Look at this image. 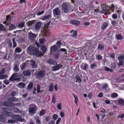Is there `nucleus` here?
Segmentation results:
<instances>
[{
    "label": "nucleus",
    "mask_w": 124,
    "mask_h": 124,
    "mask_svg": "<svg viewBox=\"0 0 124 124\" xmlns=\"http://www.w3.org/2000/svg\"><path fill=\"white\" fill-rule=\"evenodd\" d=\"M69 6L67 3H63L62 5V12L67 13L70 11Z\"/></svg>",
    "instance_id": "f257e3e1"
},
{
    "label": "nucleus",
    "mask_w": 124,
    "mask_h": 124,
    "mask_svg": "<svg viewBox=\"0 0 124 124\" xmlns=\"http://www.w3.org/2000/svg\"><path fill=\"white\" fill-rule=\"evenodd\" d=\"M39 49L38 48L32 46H30L28 48L29 52L32 53L34 55H35L37 51H38Z\"/></svg>",
    "instance_id": "f03ea898"
},
{
    "label": "nucleus",
    "mask_w": 124,
    "mask_h": 124,
    "mask_svg": "<svg viewBox=\"0 0 124 124\" xmlns=\"http://www.w3.org/2000/svg\"><path fill=\"white\" fill-rule=\"evenodd\" d=\"M117 59L119 61L118 65L119 67L122 65L124 64V55L121 54H120L117 57Z\"/></svg>",
    "instance_id": "7ed1b4c3"
},
{
    "label": "nucleus",
    "mask_w": 124,
    "mask_h": 124,
    "mask_svg": "<svg viewBox=\"0 0 124 124\" xmlns=\"http://www.w3.org/2000/svg\"><path fill=\"white\" fill-rule=\"evenodd\" d=\"M12 118L16 121H19L21 122H24V118H23L21 116L19 115H14L12 116Z\"/></svg>",
    "instance_id": "20e7f679"
},
{
    "label": "nucleus",
    "mask_w": 124,
    "mask_h": 124,
    "mask_svg": "<svg viewBox=\"0 0 124 124\" xmlns=\"http://www.w3.org/2000/svg\"><path fill=\"white\" fill-rule=\"evenodd\" d=\"M46 73L44 70H40L36 75L37 78L40 79L43 78L45 76Z\"/></svg>",
    "instance_id": "39448f33"
},
{
    "label": "nucleus",
    "mask_w": 124,
    "mask_h": 124,
    "mask_svg": "<svg viewBox=\"0 0 124 124\" xmlns=\"http://www.w3.org/2000/svg\"><path fill=\"white\" fill-rule=\"evenodd\" d=\"M9 109L8 107H4L2 109L3 114L6 116H10L11 113L8 112Z\"/></svg>",
    "instance_id": "423d86ee"
},
{
    "label": "nucleus",
    "mask_w": 124,
    "mask_h": 124,
    "mask_svg": "<svg viewBox=\"0 0 124 124\" xmlns=\"http://www.w3.org/2000/svg\"><path fill=\"white\" fill-rule=\"evenodd\" d=\"M32 107H30L29 108V112L31 114H34L36 112V107L35 105L33 104L31 105Z\"/></svg>",
    "instance_id": "0eeeda50"
},
{
    "label": "nucleus",
    "mask_w": 124,
    "mask_h": 124,
    "mask_svg": "<svg viewBox=\"0 0 124 124\" xmlns=\"http://www.w3.org/2000/svg\"><path fill=\"white\" fill-rule=\"evenodd\" d=\"M61 10L58 8H56L54 9L53 11V14L54 16H60L61 15Z\"/></svg>",
    "instance_id": "6e6552de"
},
{
    "label": "nucleus",
    "mask_w": 124,
    "mask_h": 124,
    "mask_svg": "<svg viewBox=\"0 0 124 124\" xmlns=\"http://www.w3.org/2000/svg\"><path fill=\"white\" fill-rule=\"evenodd\" d=\"M28 34L29 38L30 40L33 41L35 40V39L37 37L36 34L32 33L31 31Z\"/></svg>",
    "instance_id": "1a4fd4ad"
},
{
    "label": "nucleus",
    "mask_w": 124,
    "mask_h": 124,
    "mask_svg": "<svg viewBox=\"0 0 124 124\" xmlns=\"http://www.w3.org/2000/svg\"><path fill=\"white\" fill-rule=\"evenodd\" d=\"M12 17L10 15H7L6 17V21L3 22V24H5V25H6L7 24L10 23Z\"/></svg>",
    "instance_id": "9d476101"
},
{
    "label": "nucleus",
    "mask_w": 124,
    "mask_h": 124,
    "mask_svg": "<svg viewBox=\"0 0 124 124\" xmlns=\"http://www.w3.org/2000/svg\"><path fill=\"white\" fill-rule=\"evenodd\" d=\"M42 34L43 35H46L49 34V30L47 27H45L44 29L41 31Z\"/></svg>",
    "instance_id": "9b49d317"
},
{
    "label": "nucleus",
    "mask_w": 124,
    "mask_h": 124,
    "mask_svg": "<svg viewBox=\"0 0 124 124\" xmlns=\"http://www.w3.org/2000/svg\"><path fill=\"white\" fill-rule=\"evenodd\" d=\"M62 67V65L59 64L56 66L52 67V69L53 71H55L60 69L61 67Z\"/></svg>",
    "instance_id": "f8f14e48"
},
{
    "label": "nucleus",
    "mask_w": 124,
    "mask_h": 124,
    "mask_svg": "<svg viewBox=\"0 0 124 124\" xmlns=\"http://www.w3.org/2000/svg\"><path fill=\"white\" fill-rule=\"evenodd\" d=\"M47 62L50 65H54L57 64L56 61L52 59H50L48 60Z\"/></svg>",
    "instance_id": "ddd939ff"
},
{
    "label": "nucleus",
    "mask_w": 124,
    "mask_h": 124,
    "mask_svg": "<svg viewBox=\"0 0 124 124\" xmlns=\"http://www.w3.org/2000/svg\"><path fill=\"white\" fill-rule=\"evenodd\" d=\"M30 65L32 67V68H37V65L36 64V62L33 60L30 61Z\"/></svg>",
    "instance_id": "4468645a"
},
{
    "label": "nucleus",
    "mask_w": 124,
    "mask_h": 124,
    "mask_svg": "<svg viewBox=\"0 0 124 124\" xmlns=\"http://www.w3.org/2000/svg\"><path fill=\"white\" fill-rule=\"evenodd\" d=\"M7 27H9V29L10 30H13L16 28V26L10 23L9 24H7L5 25Z\"/></svg>",
    "instance_id": "2eb2a0df"
},
{
    "label": "nucleus",
    "mask_w": 124,
    "mask_h": 124,
    "mask_svg": "<svg viewBox=\"0 0 124 124\" xmlns=\"http://www.w3.org/2000/svg\"><path fill=\"white\" fill-rule=\"evenodd\" d=\"M58 48L56 47L55 45H54L50 47V51L51 53L56 52Z\"/></svg>",
    "instance_id": "dca6fc26"
},
{
    "label": "nucleus",
    "mask_w": 124,
    "mask_h": 124,
    "mask_svg": "<svg viewBox=\"0 0 124 124\" xmlns=\"http://www.w3.org/2000/svg\"><path fill=\"white\" fill-rule=\"evenodd\" d=\"M101 8L102 9V11L104 13H107L108 10V6L106 7V4H103L101 5Z\"/></svg>",
    "instance_id": "f3484780"
},
{
    "label": "nucleus",
    "mask_w": 124,
    "mask_h": 124,
    "mask_svg": "<svg viewBox=\"0 0 124 124\" xmlns=\"http://www.w3.org/2000/svg\"><path fill=\"white\" fill-rule=\"evenodd\" d=\"M31 70H24L23 72V75L24 76H29L31 75Z\"/></svg>",
    "instance_id": "a211bd4d"
},
{
    "label": "nucleus",
    "mask_w": 124,
    "mask_h": 124,
    "mask_svg": "<svg viewBox=\"0 0 124 124\" xmlns=\"http://www.w3.org/2000/svg\"><path fill=\"white\" fill-rule=\"evenodd\" d=\"M71 24L75 25H79L80 23V22L79 21L77 20H72L70 21Z\"/></svg>",
    "instance_id": "6ab92c4d"
},
{
    "label": "nucleus",
    "mask_w": 124,
    "mask_h": 124,
    "mask_svg": "<svg viewBox=\"0 0 124 124\" xmlns=\"http://www.w3.org/2000/svg\"><path fill=\"white\" fill-rule=\"evenodd\" d=\"M51 16L52 14L51 13H50L48 15L42 16V19L43 20H45L49 19V18H51Z\"/></svg>",
    "instance_id": "aec40b11"
},
{
    "label": "nucleus",
    "mask_w": 124,
    "mask_h": 124,
    "mask_svg": "<svg viewBox=\"0 0 124 124\" xmlns=\"http://www.w3.org/2000/svg\"><path fill=\"white\" fill-rule=\"evenodd\" d=\"M18 98H16L14 97L9 98L8 99V100L11 102H17L18 100Z\"/></svg>",
    "instance_id": "412c9836"
},
{
    "label": "nucleus",
    "mask_w": 124,
    "mask_h": 124,
    "mask_svg": "<svg viewBox=\"0 0 124 124\" xmlns=\"http://www.w3.org/2000/svg\"><path fill=\"white\" fill-rule=\"evenodd\" d=\"M33 86V83L32 82H30L29 84L27 89L28 91L31 90Z\"/></svg>",
    "instance_id": "4be33fe9"
},
{
    "label": "nucleus",
    "mask_w": 124,
    "mask_h": 124,
    "mask_svg": "<svg viewBox=\"0 0 124 124\" xmlns=\"http://www.w3.org/2000/svg\"><path fill=\"white\" fill-rule=\"evenodd\" d=\"M108 22H104L102 25L101 27V28L102 30H104L105 29H106L107 27L108 26Z\"/></svg>",
    "instance_id": "5701e85b"
},
{
    "label": "nucleus",
    "mask_w": 124,
    "mask_h": 124,
    "mask_svg": "<svg viewBox=\"0 0 124 124\" xmlns=\"http://www.w3.org/2000/svg\"><path fill=\"white\" fill-rule=\"evenodd\" d=\"M41 25V24L40 22H37L35 25V29L36 30H38L40 28Z\"/></svg>",
    "instance_id": "b1692460"
},
{
    "label": "nucleus",
    "mask_w": 124,
    "mask_h": 124,
    "mask_svg": "<svg viewBox=\"0 0 124 124\" xmlns=\"http://www.w3.org/2000/svg\"><path fill=\"white\" fill-rule=\"evenodd\" d=\"M104 47L102 44H100L98 45L97 48L98 49L102 51L104 49Z\"/></svg>",
    "instance_id": "393cba45"
},
{
    "label": "nucleus",
    "mask_w": 124,
    "mask_h": 124,
    "mask_svg": "<svg viewBox=\"0 0 124 124\" xmlns=\"http://www.w3.org/2000/svg\"><path fill=\"white\" fill-rule=\"evenodd\" d=\"M25 86V83L23 82H20L17 85V86L21 88H24Z\"/></svg>",
    "instance_id": "a878e982"
},
{
    "label": "nucleus",
    "mask_w": 124,
    "mask_h": 124,
    "mask_svg": "<svg viewBox=\"0 0 124 124\" xmlns=\"http://www.w3.org/2000/svg\"><path fill=\"white\" fill-rule=\"evenodd\" d=\"M55 45L56 46V47L58 49L60 48L62 45V43L61 41H58Z\"/></svg>",
    "instance_id": "bb28decb"
},
{
    "label": "nucleus",
    "mask_w": 124,
    "mask_h": 124,
    "mask_svg": "<svg viewBox=\"0 0 124 124\" xmlns=\"http://www.w3.org/2000/svg\"><path fill=\"white\" fill-rule=\"evenodd\" d=\"M107 54L109 57L115 59V54L114 53H110L109 52Z\"/></svg>",
    "instance_id": "cd10ccee"
},
{
    "label": "nucleus",
    "mask_w": 124,
    "mask_h": 124,
    "mask_svg": "<svg viewBox=\"0 0 124 124\" xmlns=\"http://www.w3.org/2000/svg\"><path fill=\"white\" fill-rule=\"evenodd\" d=\"M88 64L85 63L84 66L82 65L80 66V68L81 69H83V70L86 71V69L88 68Z\"/></svg>",
    "instance_id": "c85d7f7f"
},
{
    "label": "nucleus",
    "mask_w": 124,
    "mask_h": 124,
    "mask_svg": "<svg viewBox=\"0 0 124 124\" xmlns=\"http://www.w3.org/2000/svg\"><path fill=\"white\" fill-rule=\"evenodd\" d=\"M34 56H36L37 57H39L40 56H43V54L41 51H40L38 50L37 52V53L35 54Z\"/></svg>",
    "instance_id": "c756f323"
},
{
    "label": "nucleus",
    "mask_w": 124,
    "mask_h": 124,
    "mask_svg": "<svg viewBox=\"0 0 124 124\" xmlns=\"http://www.w3.org/2000/svg\"><path fill=\"white\" fill-rule=\"evenodd\" d=\"M6 120V117H4L2 115H0V121L2 122H5Z\"/></svg>",
    "instance_id": "7c9ffc66"
},
{
    "label": "nucleus",
    "mask_w": 124,
    "mask_h": 124,
    "mask_svg": "<svg viewBox=\"0 0 124 124\" xmlns=\"http://www.w3.org/2000/svg\"><path fill=\"white\" fill-rule=\"evenodd\" d=\"M116 39L121 40L123 39L122 36L120 34H118L116 35Z\"/></svg>",
    "instance_id": "2f4dec72"
},
{
    "label": "nucleus",
    "mask_w": 124,
    "mask_h": 124,
    "mask_svg": "<svg viewBox=\"0 0 124 124\" xmlns=\"http://www.w3.org/2000/svg\"><path fill=\"white\" fill-rule=\"evenodd\" d=\"M111 69L114 70L116 68V64L115 62H112L111 63V66L110 67Z\"/></svg>",
    "instance_id": "473e14b6"
},
{
    "label": "nucleus",
    "mask_w": 124,
    "mask_h": 124,
    "mask_svg": "<svg viewBox=\"0 0 124 124\" xmlns=\"http://www.w3.org/2000/svg\"><path fill=\"white\" fill-rule=\"evenodd\" d=\"M75 79H77V80L76 81V82H77V81H78L80 83L82 81V80L80 78V77L78 75H76L75 76Z\"/></svg>",
    "instance_id": "72a5a7b5"
},
{
    "label": "nucleus",
    "mask_w": 124,
    "mask_h": 124,
    "mask_svg": "<svg viewBox=\"0 0 124 124\" xmlns=\"http://www.w3.org/2000/svg\"><path fill=\"white\" fill-rule=\"evenodd\" d=\"M24 24L25 23L24 22H20L19 23L18 26L19 28H22L24 26Z\"/></svg>",
    "instance_id": "f704fd0d"
},
{
    "label": "nucleus",
    "mask_w": 124,
    "mask_h": 124,
    "mask_svg": "<svg viewBox=\"0 0 124 124\" xmlns=\"http://www.w3.org/2000/svg\"><path fill=\"white\" fill-rule=\"evenodd\" d=\"M41 49L44 53H46L47 50L46 46L44 45L42 46L41 47Z\"/></svg>",
    "instance_id": "c9c22d12"
},
{
    "label": "nucleus",
    "mask_w": 124,
    "mask_h": 124,
    "mask_svg": "<svg viewBox=\"0 0 124 124\" xmlns=\"http://www.w3.org/2000/svg\"><path fill=\"white\" fill-rule=\"evenodd\" d=\"M60 53L59 52H58V50L56 53L55 54H53V55L55 59H58L59 56V54Z\"/></svg>",
    "instance_id": "e433bc0d"
},
{
    "label": "nucleus",
    "mask_w": 124,
    "mask_h": 124,
    "mask_svg": "<svg viewBox=\"0 0 124 124\" xmlns=\"http://www.w3.org/2000/svg\"><path fill=\"white\" fill-rule=\"evenodd\" d=\"M54 85L53 83H51L49 87V90L51 92H52L54 89Z\"/></svg>",
    "instance_id": "4c0bfd02"
},
{
    "label": "nucleus",
    "mask_w": 124,
    "mask_h": 124,
    "mask_svg": "<svg viewBox=\"0 0 124 124\" xmlns=\"http://www.w3.org/2000/svg\"><path fill=\"white\" fill-rule=\"evenodd\" d=\"M40 87L39 84H38L37 86V93H39L42 92V91L40 90Z\"/></svg>",
    "instance_id": "58836bf2"
},
{
    "label": "nucleus",
    "mask_w": 124,
    "mask_h": 124,
    "mask_svg": "<svg viewBox=\"0 0 124 124\" xmlns=\"http://www.w3.org/2000/svg\"><path fill=\"white\" fill-rule=\"evenodd\" d=\"M96 58L97 60H101L102 59V57L100 54H97L96 55Z\"/></svg>",
    "instance_id": "ea45409f"
},
{
    "label": "nucleus",
    "mask_w": 124,
    "mask_h": 124,
    "mask_svg": "<svg viewBox=\"0 0 124 124\" xmlns=\"http://www.w3.org/2000/svg\"><path fill=\"white\" fill-rule=\"evenodd\" d=\"M118 103L121 105H124V100L122 99H120L118 101Z\"/></svg>",
    "instance_id": "a19ab883"
},
{
    "label": "nucleus",
    "mask_w": 124,
    "mask_h": 124,
    "mask_svg": "<svg viewBox=\"0 0 124 124\" xmlns=\"http://www.w3.org/2000/svg\"><path fill=\"white\" fill-rule=\"evenodd\" d=\"M46 111L45 109H42L39 113V115L40 116H43L46 113Z\"/></svg>",
    "instance_id": "79ce46f5"
},
{
    "label": "nucleus",
    "mask_w": 124,
    "mask_h": 124,
    "mask_svg": "<svg viewBox=\"0 0 124 124\" xmlns=\"http://www.w3.org/2000/svg\"><path fill=\"white\" fill-rule=\"evenodd\" d=\"M13 69L16 72H17L19 71V69L17 65L16 64H15Z\"/></svg>",
    "instance_id": "37998d69"
},
{
    "label": "nucleus",
    "mask_w": 124,
    "mask_h": 124,
    "mask_svg": "<svg viewBox=\"0 0 124 124\" xmlns=\"http://www.w3.org/2000/svg\"><path fill=\"white\" fill-rule=\"evenodd\" d=\"M73 95L75 99V102L77 105L78 104V99L77 96L75 94L73 93Z\"/></svg>",
    "instance_id": "c03bdc74"
},
{
    "label": "nucleus",
    "mask_w": 124,
    "mask_h": 124,
    "mask_svg": "<svg viewBox=\"0 0 124 124\" xmlns=\"http://www.w3.org/2000/svg\"><path fill=\"white\" fill-rule=\"evenodd\" d=\"M104 68L105 70L107 71H110V72H112L113 71L112 70L110 69L106 66H105Z\"/></svg>",
    "instance_id": "a18cd8bd"
},
{
    "label": "nucleus",
    "mask_w": 124,
    "mask_h": 124,
    "mask_svg": "<svg viewBox=\"0 0 124 124\" xmlns=\"http://www.w3.org/2000/svg\"><path fill=\"white\" fill-rule=\"evenodd\" d=\"M26 63L24 62L22 64L20 65V67L21 70H24L26 66Z\"/></svg>",
    "instance_id": "49530a36"
},
{
    "label": "nucleus",
    "mask_w": 124,
    "mask_h": 124,
    "mask_svg": "<svg viewBox=\"0 0 124 124\" xmlns=\"http://www.w3.org/2000/svg\"><path fill=\"white\" fill-rule=\"evenodd\" d=\"M22 51V50L20 48L17 47L15 49V52L17 53H20Z\"/></svg>",
    "instance_id": "de8ad7c7"
},
{
    "label": "nucleus",
    "mask_w": 124,
    "mask_h": 124,
    "mask_svg": "<svg viewBox=\"0 0 124 124\" xmlns=\"http://www.w3.org/2000/svg\"><path fill=\"white\" fill-rule=\"evenodd\" d=\"M9 102L7 101H5L3 102V105L7 107H9Z\"/></svg>",
    "instance_id": "09e8293b"
},
{
    "label": "nucleus",
    "mask_w": 124,
    "mask_h": 124,
    "mask_svg": "<svg viewBox=\"0 0 124 124\" xmlns=\"http://www.w3.org/2000/svg\"><path fill=\"white\" fill-rule=\"evenodd\" d=\"M66 50L65 48H61L60 49L58 50V52H59L60 53H61L62 52H66Z\"/></svg>",
    "instance_id": "8fccbe9b"
},
{
    "label": "nucleus",
    "mask_w": 124,
    "mask_h": 124,
    "mask_svg": "<svg viewBox=\"0 0 124 124\" xmlns=\"http://www.w3.org/2000/svg\"><path fill=\"white\" fill-rule=\"evenodd\" d=\"M5 29L4 25L1 24H0V31H3Z\"/></svg>",
    "instance_id": "3c124183"
},
{
    "label": "nucleus",
    "mask_w": 124,
    "mask_h": 124,
    "mask_svg": "<svg viewBox=\"0 0 124 124\" xmlns=\"http://www.w3.org/2000/svg\"><path fill=\"white\" fill-rule=\"evenodd\" d=\"M97 67V66L96 65L95 63H93L90 66V68L93 70L94 69Z\"/></svg>",
    "instance_id": "603ef678"
},
{
    "label": "nucleus",
    "mask_w": 124,
    "mask_h": 124,
    "mask_svg": "<svg viewBox=\"0 0 124 124\" xmlns=\"http://www.w3.org/2000/svg\"><path fill=\"white\" fill-rule=\"evenodd\" d=\"M118 96V94L116 93H114L111 95V97L113 98H115L117 97Z\"/></svg>",
    "instance_id": "864d4df0"
},
{
    "label": "nucleus",
    "mask_w": 124,
    "mask_h": 124,
    "mask_svg": "<svg viewBox=\"0 0 124 124\" xmlns=\"http://www.w3.org/2000/svg\"><path fill=\"white\" fill-rule=\"evenodd\" d=\"M45 39L44 38L39 39V41L41 44H43L45 41Z\"/></svg>",
    "instance_id": "5fc2aeb1"
},
{
    "label": "nucleus",
    "mask_w": 124,
    "mask_h": 124,
    "mask_svg": "<svg viewBox=\"0 0 124 124\" xmlns=\"http://www.w3.org/2000/svg\"><path fill=\"white\" fill-rule=\"evenodd\" d=\"M12 40L13 42V47L15 48L17 46L16 43L15 41V39L14 38H13L12 39Z\"/></svg>",
    "instance_id": "6e6d98bb"
},
{
    "label": "nucleus",
    "mask_w": 124,
    "mask_h": 124,
    "mask_svg": "<svg viewBox=\"0 0 124 124\" xmlns=\"http://www.w3.org/2000/svg\"><path fill=\"white\" fill-rule=\"evenodd\" d=\"M7 76V75H3V74L0 73V78L3 79H4Z\"/></svg>",
    "instance_id": "4d7b16f0"
},
{
    "label": "nucleus",
    "mask_w": 124,
    "mask_h": 124,
    "mask_svg": "<svg viewBox=\"0 0 124 124\" xmlns=\"http://www.w3.org/2000/svg\"><path fill=\"white\" fill-rule=\"evenodd\" d=\"M36 123L39 124H40L41 123L40 120L39 119V117L38 116H37V117L36 118Z\"/></svg>",
    "instance_id": "13d9d810"
},
{
    "label": "nucleus",
    "mask_w": 124,
    "mask_h": 124,
    "mask_svg": "<svg viewBox=\"0 0 124 124\" xmlns=\"http://www.w3.org/2000/svg\"><path fill=\"white\" fill-rule=\"evenodd\" d=\"M77 31H75L73 32V34L71 36L72 37H76L77 35Z\"/></svg>",
    "instance_id": "bf43d9fd"
},
{
    "label": "nucleus",
    "mask_w": 124,
    "mask_h": 124,
    "mask_svg": "<svg viewBox=\"0 0 124 124\" xmlns=\"http://www.w3.org/2000/svg\"><path fill=\"white\" fill-rule=\"evenodd\" d=\"M9 107L11 108H12L14 107L15 106V104L12 102H9Z\"/></svg>",
    "instance_id": "052dcab7"
},
{
    "label": "nucleus",
    "mask_w": 124,
    "mask_h": 124,
    "mask_svg": "<svg viewBox=\"0 0 124 124\" xmlns=\"http://www.w3.org/2000/svg\"><path fill=\"white\" fill-rule=\"evenodd\" d=\"M57 108L58 109H61L62 108V106L61 103H59L58 104L57 106Z\"/></svg>",
    "instance_id": "680f3d73"
},
{
    "label": "nucleus",
    "mask_w": 124,
    "mask_h": 124,
    "mask_svg": "<svg viewBox=\"0 0 124 124\" xmlns=\"http://www.w3.org/2000/svg\"><path fill=\"white\" fill-rule=\"evenodd\" d=\"M35 22V20H33L29 21L28 23L29 25H31L32 24L34 23Z\"/></svg>",
    "instance_id": "e2e57ef3"
},
{
    "label": "nucleus",
    "mask_w": 124,
    "mask_h": 124,
    "mask_svg": "<svg viewBox=\"0 0 124 124\" xmlns=\"http://www.w3.org/2000/svg\"><path fill=\"white\" fill-rule=\"evenodd\" d=\"M15 121H16L14 119L13 120H8V123H11L12 124L14 123Z\"/></svg>",
    "instance_id": "0e129e2a"
},
{
    "label": "nucleus",
    "mask_w": 124,
    "mask_h": 124,
    "mask_svg": "<svg viewBox=\"0 0 124 124\" xmlns=\"http://www.w3.org/2000/svg\"><path fill=\"white\" fill-rule=\"evenodd\" d=\"M108 87V85L107 84H105L103 85L102 87L103 89H106Z\"/></svg>",
    "instance_id": "69168bd1"
},
{
    "label": "nucleus",
    "mask_w": 124,
    "mask_h": 124,
    "mask_svg": "<svg viewBox=\"0 0 124 124\" xmlns=\"http://www.w3.org/2000/svg\"><path fill=\"white\" fill-rule=\"evenodd\" d=\"M58 117L57 115L56 114H54L53 116V118L54 120H56Z\"/></svg>",
    "instance_id": "338daca9"
},
{
    "label": "nucleus",
    "mask_w": 124,
    "mask_h": 124,
    "mask_svg": "<svg viewBox=\"0 0 124 124\" xmlns=\"http://www.w3.org/2000/svg\"><path fill=\"white\" fill-rule=\"evenodd\" d=\"M111 23L113 25H116L117 24L116 21L115 20L112 21H111Z\"/></svg>",
    "instance_id": "774afa93"
}]
</instances>
